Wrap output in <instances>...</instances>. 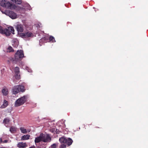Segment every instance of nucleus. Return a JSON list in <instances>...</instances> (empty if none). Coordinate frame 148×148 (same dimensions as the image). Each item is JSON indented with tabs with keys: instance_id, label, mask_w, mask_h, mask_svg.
<instances>
[{
	"instance_id": "16",
	"label": "nucleus",
	"mask_w": 148,
	"mask_h": 148,
	"mask_svg": "<svg viewBox=\"0 0 148 148\" xmlns=\"http://www.w3.org/2000/svg\"><path fill=\"white\" fill-rule=\"evenodd\" d=\"M26 38L33 36L34 35L33 34L30 32H28L26 33Z\"/></svg>"
},
{
	"instance_id": "9",
	"label": "nucleus",
	"mask_w": 148,
	"mask_h": 148,
	"mask_svg": "<svg viewBox=\"0 0 148 148\" xmlns=\"http://www.w3.org/2000/svg\"><path fill=\"white\" fill-rule=\"evenodd\" d=\"M16 28L18 33H21L23 31V26L21 24H18L16 26Z\"/></svg>"
},
{
	"instance_id": "17",
	"label": "nucleus",
	"mask_w": 148,
	"mask_h": 148,
	"mask_svg": "<svg viewBox=\"0 0 148 148\" xmlns=\"http://www.w3.org/2000/svg\"><path fill=\"white\" fill-rule=\"evenodd\" d=\"M8 102L6 100H4L2 106H1V108H4L6 107L8 105Z\"/></svg>"
},
{
	"instance_id": "1",
	"label": "nucleus",
	"mask_w": 148,
	"mask_h": 148,
	"mask_svg": "<svg viewBox=\"0 0 148 148\" xmlns=\"http://www.w3.org/2000/svg\"><path fill=\"white\" fill-rule=\"evenodd\" d=\"M24 57V54L23 50H18L14 55V58H11L10 59V61L13 64H16L17 62L21 60Z\"/></svg>"
},
{
	"instance_id": "20",
	"label": "nucleus",
	"mask_w": 148,
	"mask_h": 148,
	"mask_svg": "<svg viewBox=\"0 0 148 148\" xmlns=\"http://www.w3.org/2000/svg\"><path fill=\"white\" fill-rule=\"evenodd\" d=\"M20 130L21 131V132L25 134L27 132V131L26 130V129H25L24 127H21Z\"/></svg>"
},
{
	"instance_id": "32",
	"label": "nucleus",
	"mask_w": 148,
	"mask_h": 148,
	"mask_svg": "<svg viewBox=\"0 0 148 148\" xmlns=\"http://www.w3.org/2000/svg\"><path fill=\"white\" fill-rule=\"evenodd\" d=\"M29 148H35V146H32L30 147Z\"/></svg>"
},
{
	"instance_id": "23",
	"label": "nucleus",
	"mask_w": 148,
	"mask_h": 148,
	"mask_svg": "<svg viewBox=\"0 0 148 148\" xmlns=\"http://www.w3.org/2000/svg\"><path fill=\"white\" fill-rule=\"evenodd\" d=\"M19 70L18 67H16L14 69V72L15 73H19Z\"/></svg>"
},
{
	"instance_id": "25",
	"label": "nucleus",
	"mask_w": 148,
	"mask_h": 148,
	"mask_svg": "<svg viewBox=\"0 0 148 148\" xmlns=\"http://www.w3.org/2000/svg\"><path fill=\"white\" fill-rule=\"evenodd\" d=\"M10 120L8 118L5 119L3 121V122L5 124H8L10 121Z\"/></svg>"
},
{
	"instance_id": "15",
	"label": "nucleus",
	"mask_w": 148,
	"mask_h": 148,
	"mask_svg": "<svg viewBox=\"0 0 148 148\" xmlns=\"http://www.w3.org/2000/svg\"><path fill=\"white\" fill-rule=\"evenodd\" d=\"M17 128L14 127H12L10 129V131L11 133H14L16 130Z\"/></svg>"
},
{
	"instance_id": "6",
	"label": "nucleus",
	"mask_w": 148,
	"mask_h": 148,
	"mask_svg": "<svg viewBox=\"0 0 148 148\" xmlns=\"http://www.w3.org/2000/svg\"><path fill=\"white\" fill-rule=\"evenodd\" d=\"M3 14H5L8 16L10 18L12 19H14L17 18V15L16 14L12 11H5L4 12L1 10Z\"/></svg>"
},
{
	"instance_id": "12",
	"label": "nucleus",
	"mask_w": 148,
	"mask_h": 148,
	"mask_svg": "<svg viewBox=\"0 0 148 148\" xmlns=\"http://www.w3.org/2000/svg\"><path fill=\"white\" fill-rule=\"evenodd\" d=\"M18 41L17 39H14L13 40L12 45L15 47H17L18 46Z\"/></svg>"
},
{
	"instance_id": "3",
	"label": "nucleus",
	"mask_w": 148,
	"mask_h": 148,
	"mask_svg": "<svg viewBox=\"0 0 148 148\" xmlns=\"http://www.w3.org/2000/svg\"><path fill=\"white\" fill-rule=\"evenodd\" d=\"M14 30L13 27H10L8 28L3 29L1 27H0V33L5 34L6 36H9L11 33L14 34Z\"/></svg>"
},
{
	"instance_id": "19",
	"label": "nucleus",
	"mask_w": 148,
	"mask_h": 148,
	"mask_svg": "<svg viewBox=\"0 0 148 148\" xmlns=\"http://www.w3.org/2000/svg\"><path fill=\"white\" fill-rule=\"evenodd\" d=\"M12 1L15 3L16 4H20L21 3V0H11Z\"/></svg>"
},
{
	"instance_id": "21",
	"label": "nucleus",
	"mask_w": 148,
	"mask_h": 148,
	"mask_svg": "<svg viewBox=\"0 0 148 148\" xmlns=\"http://www.w3.org/2000/svg\"><path fill=\"white\" fill-rule=\"evenodd\" d=\"M7 51L9 52H13L14 51V50L11 47L9 46L7 49Z\"/></svg>"
},
{
	"instance_id": "7",
	"label": "nucleus",
	"mask_w": 148,
	"mask_h": 148,
	"mask_svg": "<svg viewBox=\"0 0 148 148\" xmlns=\"http://www.w3.org/2000/svg\"><path fill=\"white\" fill-rule=\"evenodd\" d=\"M59 141L61 143H66L69 145H71L72 142V140L70 138H66L64 137H61L59 139Z\"/></svg>"
},
{
	"instance_id": "8",
	"label": "nucleus",
	"mask_w": 148,
	"mask_h": 148,
	"mask_svg": "<svg viewBox=\"0 0 148 148\" xmlns=\"http://www.w3.org/2000/svg\"><path fill=\"white\" fill-rule=\"evenodd\" d=\"M45 134L41 133L39 136L35 138V142L36 143H38L40 141H43L44 142Z\"/></svg>"
},
{
	"instance_id": "31",
	"label": "nucleus",
	"mask_w": 148,
	"mask_h": 148,
	"mask_svg": "<svg viewBox=\"0 0 148 148\" xmlns=\"http://www.w3.org/2000/svg\"><path fill=\"white\" fill-rule=\"evenodd\" d=\"M3 143V141H2V139L1 138H0V143Z\"/></svg>"
},
{
	"instance_id": "29",
	"label": "nucleus",
	"mask_w": 148,
	"mask_h": 148,
	"mask_svg": "<svg viewBox=\"0 0 148 148\" xmlns=\"http://www.w3.org/2000/svg\"><path fill=\"white\" fill-rule=\"evenodd\" d=\"M26 70H27L28 71V72H32V70L31 69H29V68L27 67L26 68Z\"/></svg>"
},
{
	"instance_id": "28",
	"label": "nucleus",
	"mask_w": 148,
	"mask_h": 148,
	"mask_svg": "<svg viewBox=\"0 0 148 148\" xmlns=\"http://www.w3.org/2000/svg\"><path fill=\"white\" fill-rule=\"evenodd\" d=\"M66 145L64 144L61 145L60 147V148H65Z\"/></svg>"
},
{
	"instance_id": "22",
	"label": "nucleus",
	"mask_w": 148,
	"mask_h": 148,
	"mask_svg": "<svg viewBox=\"0 0 148 148\" xmlns=\"http://www.w3.org/2000/svg\"><path fill=\"white\" fill-rule=\"evenodd\" d=\"M5 67H3L1 68V75L4 74L5 70Z\"/></svg>"
},
{
	"instance_id": "24",
	"label": "nucleus",
	"mask_w": 148,
	"mask_h": 148,
	"mask_svg": "<svg viewBox=\"0 0 148 148\" xmlns=\"http://www.w3.org/2000/svg\"><path fill=\"white\" fill-rule=\"evenodd\" d=\"M49 40L50 41L52 42H56L53 36H51L50 37Z\"/></svg>"
},
{
	"instance_id": "5",
	"label": "nucleus",
	"mask_w": 148,
	"mask_h": 148,
	"mask_svg": "<svg viewBox=\"0 0 148 148\" xmlns=\"http://www.w3.org/2000/svg\"><path fill=\"white\" fill-rule=\"evenodd\" d=\"M25 89L23 86L21 85H17L14 86L12 89V93L16 94L20 92H23Z\"/></svg>"
},
{
	"instance_id": "4",
	"label": "nucleus",
	"mask_w": 148,
	"mask_h": 148,
	"mask_svg": "<svg viewBox=\"0 0 148 148\" xmlns=\"http://www.w3.org/2000/svg\"><path fill=\"white\" fill-rule=\"evenodd\" d=\"M26 99V96H24L18 99L15 102V106L18 107L23 104L25 102Z\"/></svg>"
},
{
	"instance_id": "14",
	"label": "nucleus",
	"mask_w": 148,
	"mask_h": 148,
	"mask_svg": "<svg viewBox=\"0 0 148 148\" xmlns=\"http://www.w3.org/2000/svg\"><path fill=\"white\" fill-rule=\"evenodd\" d=\"M30 135H24L22 136L21 138V140H26L29 139Z\"/></svg>"
},
{
	"instance_id": "13",
	"label": "nucleus",
	"mask_w": 148,
	"mask_h": 148,
	"mask_svg": "<svg viewBox=\"0 0 148 148\" xmlns=\"http://www.w3.org/2000/svg\"><path fill=\"white\" fill-rule=\"evenodd\" d=\"M2 92L4 95H6L8 93V88H7L6 87H4L2 89Z\"/></svg>"
},
{
	"instance_id": "18",
	"label": "nucleus",
	"mask_w": 148,
	"mask_h": 148,
	"mask_svg": "<svg viewBox=\"0 0 148 148\" xmlns=\"http://www.w3.org/2000/svg\"><path fill=\"white\" fill-rule=\"evenodd\" d=\"M19 36L22 38H26V33H18Z\"/></svg>"
},
{
	"instance_id": "27",
	"label": "nucleus",
	"mask_w": 148,
	"mask_h": 148,
	"mask_svg": "<svg viewBox=\"0 0 148 148\" xmlns=\"http://www.w3.org/2000/svg\"><path fill=\"white\" fill-rule=\"evenodd\" d=\"M57 145L56 144H53L51 146V148H56V147Z\"/></svg>"
},
{
	"instance_id": "2",
	"label": "nucleus",
	"mask_w": 148,
	"mask_h": 148,
	"mask_svg": "<svg viewBox=\"0 0 148 148\" xmlns=\"http://www.w3.org/2000/svg\"><path fill=\"white\" fill-rule=\"evenodd\" d=\"M0 5L3 7L10 9H15L16 8L15 5L5 0H0Z\"/></svg>"
},
{
	"instance_id": "30",
	"label": "nucleus",
	"mask_w": 148,
	"mask_h": 148,
	"mask_svg": "<svg viewBox=\"0 0 148 148\" xmlns=\"http://www.w3.org/2000/svg\"><path fill=\"white\" fill-rule=\"evenodd\" d=\"M8 142V140H5L3 141L2 143H6Z\"/></svg>"
},
{
	"instance_id": "10",
	"label": "nucleus",
	"mask_w": 148,
	"mask_h": 148,
	"mask_svg": "<svg viewBox=\"0 0 148 148\" xmlns=\"http://www.w3.org/2000/svg\"><path fill=\"white\" fill-rule=\"evenodd\" d=\"M27 146L26 143L19 142L17 144V147L19 148H25Z\"/></svg>"
},
{
	"instance_id": "11",
	"label": "nucleus",
	"mask_w": 148,
	"mask_h": 148,
	"mask_svg": "<svg viewBox=\"0 0 148 148\" xmlns=\"http://www.w3.org/2000/svg\"><path fill=\"white\" fill-rule=\"evenodd\" d=\"M44 142H50L51 140V138L49 135L48 134H45Z\"/></svg>"
},
{
	"instance_id": "33",
	"label": "nucleus",
	"mask_w": 148,
	"mask_h": 148,
	"mask_svg": "<svg viewBox=\"0 0 148 148\" xmlns=\"http://www.w3.org/2000/svg\"><path fill=\"white\" fill-rule=\"evenodd\" d=\"M0 148H6L5 147H0Z\"/></svg>"
},
{
	"instance_id": "26",
	"label": "nucleus",
	"mask_w": 148,
	"mask_h": 148,
	"mask_svg": "<svg viewBox=\"0 0 148 148\" xmlns=\"http://www.w3.org/2000/svg\"><path fill=\"white\" fill-rule=\"evenodd\" d=\"M16 75H15V77L16 79H19L20 78V75L19 73H15Z\"/></svg>"
}]
</instances>
